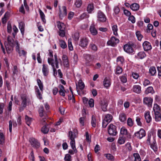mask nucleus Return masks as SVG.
Listing matches in <instances>:
<instances>
[{
  "label": "nucleus",
  "instance_id": "obj_1",
  "mask_svg": "<svg viewBox=\"0 0 161 161\" xmlns=\"http://www.w3.org/2000/svg\"><path fill=\"white\" fill-rule=\"evenodd\" d=\"M48 56L49 57L48 58L47 61L48 63L49 64H51L52 63H55L56 68L57 69H58L59 68L58 64L59 63V61L60 62H61V60L60 59H58V58L56 54H55L54 55V60L53 58V52L51 50H49V54Z\"/></svg>",
  "mask_w": 161,
  "mask_h": 161
},
{
  "label": "nucleus",
  "instance_id": "obj_2",
  "mask_svg": "<svg viewBox=\"0 0 161 161\" xmlns=\"http://www.w3.org/2000/svg\"><path fill=\"white\" fill-rule=\"evenodd\" d=\"M68 136L71 140L70 144L71 147L74 152L76 153L77 152V150L75 148V134L73 133L72 131H70L69 132Z\"/></svg>",
  "mask_w": 161,
  "mask_h": 161
},
{
  "label": "nucleus",
  "instance_id": "obj_3",
  "mask_svg": "<svg viewBox=\"0 0 161 161\" xmlns=\"http://www.w3.org/2000/svg\"><path fill=\"white\" fill-rule=\"evenodd\" d=\"M57 24L58 28L59 30V36L61 37H64L65 36V25L64 23L59 21L57 22Z\"/></svg>",
  "mask_w": 161,
  "mask_h": 161
},
{
  "label": "nucleus",
  "instance_id": "obj_4",
  "mask_svg": "<svg viewBox=\"0 0 161 161\" xmlns=\"http://www.w3.org/2000/svg\"><path fill=\"white\" fill-rule=\"evenodd\" d=\"M119 39L114 36L111 37L110 39L108 41L107 44L112 47L115 46L119 42Z\"/></svg>",
  "mask_w": 161,
  "mask_h": 161
},
{
  "label": "nucleus",
  "instance_id": "obj_5",
  "mask_svg": "<svg viewBox=\"0 0 161 161\" xmlns=\"http://www.w3.org/2000/svg\"><path fill=\"white\" fill-rule=\"evenodd\" d=\"M108 133L110 135H116L117 133L116 126L112 124H110L108 127Z\"/></svg>",
  "mask_w": 161,
  "mask_h": 161
},
{
  "label": "nucleus",
  "instance_id": "obj_6",
  "mask_svg": "<svg viewBox=\"0 0 161 161\" xmlns=\"http://www.w3.org/2000/svg\"><path fill=\"white\" fill-rule=\"evenodd\" d=\"M58 7L59 11V17L62 19L67 15L66 7L65 6H63L61 7L60 6H58Z\"/></svg>",
  "mask_w": 161,
  "mask_h": 161
},
{
  "label": "nucleus",
  "instance_id": "obj_7",
  "mask_svg": "<svg viewBox=\"0 0 161 161\" xmlns=\"http://www.w3.org/2000/svg\"><path fill=\"white\" fill-rule=\"evenodd\" d=\"M135 45L133 43L131 44H127L125 45L124 47V50L126 52L129 53H132L134 52V49L132 47H134Z\"/></svg>",
  "mask_w": 161,
  "mask_h": 161
},
{
  "label": "nucleus",
  "instance_id": "obj_8",
  "mask_svg": "<svg viewBox=\"0 0 161 161\" xmlns=\"http://www.w3.org/2000/svg\"><path fill=\"white\" fill-rule=\"evenodd\" d=\"M106 20V17L104 13L101 11H99L97 14V20L100 22H104Z\"/></svg>",
  "mask_w": 161,
  "mask_h": 161
},
{
  "label": "nucleus",
  "instance_id": "obj_9",
  "mask_svg": "<svg viewBox=\"0 0 161 161\" xmlns=\"http://www.w3.org/2000/svg\"><path fill=\"white\" fill-rule=\"evenodd\" d=\"M29 142L32 147L36 149L39 148L40 147V143L38 140L35 138L32 137L29 139Z\"/></svg>",
  "mask_w": 161,
  "mask_h": 161
},
{
  "label": "nucleus",
  "instance_id": "obj_10",
  "mask_svg": "<svg viewBox=\"0 0 161 161\" xmlns=\"http://www.w3.org/2000/svg\"><path fill=\"white\" fill-rule=\"evenodd\" d=\"M153 101V99L150 97H146L143 98V103L147 105L148 107H151Z\"/></svg>",
  "mask_w": 161,
  "mask_h": 161
},
{
  "label": "nucleus",
  "instance_id": "obj_11",
  "mask_svg": "<svg viewBox=\"0 0 161 161\" xmlns=\"http://www.w3.org/2000/svg\"><path fill=\"white\" fill-rule=\"evenodd\" d=\"M135 135L138 138L141 139L146 136L145 131L143 129H141L139 131L136 132Z\"/></svg>",
  "mask_w": 161,
  "mask_h": 161
},
{
  "label": "nucleus",
  "instance_id": "obj_12",
  "mask_svg": "<svg viewBox=\"0 0 161 161\" xmlns=\"http://www.w3.org/2000/svg\"><path fill=\"white\" fill-rule=\"evenodd\" d=\"M88 44V39L86 38H83L80 39L79 45L83 48L86 47Z\"/></svg>",
  "mask_w": 161,
  "mask_h": 161
},
{
  "label": "nucleus",
  "instance_id": "obj_13",
  "mask_svg": "<svg viewBox=\"0 0 161 161\" xmlns=\"http://www.w3.org/2000/svg\"><path fill=\"white\" fill-rule=\"evenodd\" d=\"M142 46L145 51H147L151 50L152 47L151 43L147 41H145L143 43Z\"/></svg>",
  "mask_w": 161,
  "mask_h": 161
},
{
  "label": "nucleus",
  "instance_id": "obj_14",
  "mask_svg": "<svg viewBox=\"0 0 161 161\" xmlns=\"http://www.w3.org/2000/svg\"><path fill=\"white\" fill-rule=\"evenodd\" d=\"M21 98L22 101L21 106L24 107H26L27 105V97L25 94H22L21 95Z\"/></svg>",
  "mask_w": 161,
  "mask_h": 161
},
{
  "label": "nucleus",
  "instance_id": "obj_15",
  "mask_svg": "<svg viewBox=\"0 0 161 161\" xmlns=\"http://www.w3.org/2000/svg\"><path fill=\"white\" fill-rule=\"evenodd\" d=\"M42 72L44 76H47L49 73V69L47 65L43 64L42 65Z\"/></svg>",
  "mask_w": 161,
  "mask_h": 161
},
{
  "label": "nucleus",
  "instance_id": "obj_16",
  "mask_svg": "<svg viewBox=\"0 0 161 161\" xmlns=\"http://www.w3.org/2000/svg\"><path fill=\"white\" fill-rule=\"evenodd\" d=\"M132 91L137 94H140L142 92L141 87L139 85H134L132 89Z\"/></svg>",
  "mask_w": 161,
  "mask_h": 161
},
{
  "label": "nucleus",
  "instance_id": "obj_17",
  "mask_svg": "<svg viewBox=\"0 0 161 161\" xmlns=\"http://www.w3.org/2000/svg\"><path fill=\"white\" fill-rule=\"evenodd\" d=\"M62 59L64 65L66 67H68L69 66V62L67 55H63L62 57Z\"/></svg>",
  "mask_w": 161,
  "mask_h": 161
},
{
  "label": "nucleus",
  "instance_id": "obj_18",
  "mask_svg": "<svg viewBox=\"0 0 161 161\" xmlns=\"http://www.w3.org/2000/svg\"><path fill=\"white\" fill-rule=\"evenodd\" d=\"M103 85L104 87L108 88L111 85L110 79L108 77H106L105 78L103 81Z\"/></svg>",
  "mask_w": 161,
  "mask_h": 161
},
{
  "label": "nucleus",
  "instance_id": "obj_19",
  "mask_svg": "<svg viewBox=\"0 0 161 161\" xmlns=\"http://www.w3.org/2000/svg\"><path fill=\"white\" fill-rule=\"evenodd\" d=\"M5 45L7 53L9 54L11 53L13 50V48L14 45L6 44V42H5Z\"/></svg>",
  "mask_w": 161,
  "mask_h": 161
},
{
  "label": "nucleus",
  "instance_id": "obj_20",
  "mask_svg": "<svg viewBox=\"0 0 161 161\" xmlns=\"http://www.w3.org/2000/svg\"><path fill=\"white\" fill-rule=\"evenodd\" d=\"M89 49L94 52H96L98 49L97 46L94 43L91 42V43L89 46Z\"/></svg>",
  "mask_w": 161,
  "mask_h": 161
},
{
  "label": "nucleus",
  "instance_id": "obj_21",
  "mask_svg": "<svg viewBox=\"0 0 161 161\" xmlns=\"http://www.w3.org/2000/svg\"><path fill=\"white\" fill-rule=\"evenodd\" d=\"M25 27V24L24 22L21 21L19 23V28L23 36L24 34Z\"/></svg>",
  "mask_w": 161,
  "mask_h": 161
},
{
  "label": "nucleus",
  "instance_id": "obj_22",
  "mask_svg": "<svg viewBox=\"0 0 161 161\" xmlns=\"http://www.w3.org/2000/svg\"><path fill=\"white\" fill-rule=\"evenodd\" d=\"M145 119L147 123H150L152 120V118L150 114V112H147L144 115Z\"/></svg>",
  "mask_w": 161,
  "mask_h": 161
},
{
  "label": "nucleus",
  "instance_id": "obj_23",
  "mask_svg": "<svg viewBox=\"0 0 161 161\" xmlns=\"http://www.w3.org/2000/svg\"><path fill=\"white\" fill-rule=\"evenodd\" d=\"M119 119L121 122H125L126 119V115L124 113H121L119 114Z\"/></svg>",
  "mask_w": 161,
  "mask_h": 161
},
{
  "label": "nucleus",
  "instance_id": "obj_24",
  "mask_svg": "<svg viewBox=\"0 0 161 161\" xmlns=\"http://www.w3.org/2000/svg\"><path fill=\"white\" fill-rule=\"evenodd\" d=\"M146 56V55L144 52L141 51L137 53V56L136 57V58L142 59L145 57Z\"/></svg>",
  "mask_w": 161,
  "mask_h": 161
},
{
  "label": "nucleus",
  "instance_id": "obj_25",
  "mask_svg": "<svg viewBox=\"0 0 161 161\" xmlns=\"http://www.w3.org/2000/svg\"><path fill=\"white\" fill-rule=\"evenodd\" d=\"M140 7L139 5L137 3H133L130 5V8L134 11L138 10Z\"/></svg>",
  "mask_w": 161,
  "mask_h": 161
},
{
  "label": "nucleus",
  "instance_id": "obj_26",
  "mask_svg": "<svg viewBox=\"0 0 161 161\" xmlns=\"http://www.w3.org/2000/svg\"><path fill=\"white\" fill-rule=\"evenodd\" d=\"M151 147L153 149V150L156 152L158 150V147L157 146L156 142L154 139H153V142L150 144Z\"/></svg>",
  "mask_w": 161,
  "mask_h": 161
},
{
  "label": "nucleus",
  "instance_id": "obj_27",
  "mask_svg": "<svg viewBox=\"0 0 161 161\" xmlns=\"http://www.w3.org/2000/svg\"><path fill=\"white\" fill-rule=\"evenodd\" d=\"M35 89L36 93L37 98L40 100L42 99V95L41 94L38 87L36 86H35Z\"/></svg>",
  "mask_w": 161,
  "mask_h": 161
},
{
  "label": "nucleus",
  "instance_id": "obj_28",
  "mask_svg": "<svg viewBox=\"0 0 161 161\" xmlns=\"http://www.w3.org/2000/svg\"><path fill=\"white\" fill-rule=\"evenodd\" d=\"M153 110L154 113H158V112H161V110L159 106L157 104H155L154 105L153 107Z\"/></svg>",
  "mask_w": 161,
  "mask_h": 161
},
{
  "label": "nucleus",
  "instance_id": "obj_29",
  "mask_svg": "<svg viewBox=\"0 0 161 161\" xmlns=\"http://www.w3.org/2000/svg\"><path fill=\"white\" fill-rule=\"evenodd\" d=\"M38 112L39 114V116L41 117H42L44 116V107L42 105L40 106Z\"/></svg>",
  "mask_w": 161,
  "mask_h": 161
},
{
  "label": "nucleus",
  "instance_id": "obj_30",
  "mask_svg": "<svg viewBox=\"0 0 161 161\" xmlns=\"http://www.w3.org/2000/svg\"><path fill=\"white\" fill-rule=\"evenodd\" d=\"M154 92V91L153 87L149 86L147 88L145 91V94H147L149 93L153 94Z\"/></svg>",
  "mask_w": 161,
  "mask_h": 161
},
{
  "label": "nucleus",
  "instance_id": "obj_31",
  "mask_svg": "<svg viewBox=\"0 0 161 161\" xmlns=\"http://www.w3.org/2000/svg\"><path fill=\"white\" fill-rule=\"evenodd\" d=\"M59 43L60 46L63 49H64L67 47V45L65 42H64V41L62 40H59Z\"/></svg>",
  "mask_w": 161,
  "mask_h": 161
},
{
  "label": "nucleus",
  "instance_id": "obj_32",
  "mask_svg": "<svg viewBox=\"0 0 161 161\" xmlns=\"http://www.w3.org/2000/svg\"><path fill=\"white\" fill-rule=\"evenodd\" d=\"M39 12L42 21L44 23H45L46 21L45 19V15L44 14L40 9H39Z\"/></svg>",
  "mask_w": 161,
  "mask_h": 161
},
{
  "label": "nucleus",
  "instance_id": "obj_33",
  "mask_svg": "<svg viewBox=\"0 0 161 161\" xmlns=\"http://www.w3.org/2000/svg\"><path fill=\"white\" fill-rule=\"evenodd\" d=\"M127 74H124L119 77L120 79L122 82L125 83L127 81Z\"/></svg>",
  "mask_w": 161,
  "mask_h": 161
},
{
  "label": "nucleus",
  "instance_id": "obj_34",
  "mask_svg": "<svg viewBox=\"0 0 161 161\" xmlns=\"http://www.w3.org/2000/svg\"><path fill=\"white\" fill-rule=\"evenodd\" d=\"M161 112H158V113H155V119L156 121H159L161 119Z\"/></svg>",
  "mask_w": 161,
  "mask_h": 161
},
{
  "label": "nucleus",
  "instance_id": "obj_35",
  "mask_svg": "<svg viewBox=\"0 0 161 161\" xmlns=\"http://www.w3.org/2000/svg\"><path fill=\"white\" fill-rule=\"evenodd\" d=\"M5 137L3 134L2 133H0V144H3L5 143Z\"/></svg>",
  "mask_w": 161,
  "mask_h": 161
},
{
  "label": "nucleus",
  "instance_id": "obj_36",
  "mask_svg": "<svg viewBox=\"0 0 161 161\" xmlns=\"http://www.w3.org/2000/svg\"><path fill=\"white\" fill-rule=\"evenodd\" d=\"M8 42L6 44L14 45V40L10 37V36H8L7 37Z\"/></svg>",
  "mask_w": 161,
  "mask_h": 161
},
{
  "label": "nucleus",
  "instance_id": "obj_37",
  "mask_svg": "<svg viewBox=\"0 0 161 161\" xmlns=\"http://www.w3.org/2000/svg\"><path fill=\"white\" fill-rule=\"evenodd\" d=\"M83 56L85 59L88 62H90L92 60V57L90 54H84L83 55Z\"/></svg>",
  "mask_w": 161,
  "mask_h": 161
},
{
  "label": "nucleus",
  "instance_id": "obj_38",
  "mask_svg": "<svg viewBox=\"0 0 161 161\" xmlns=\"http://www.w3.org/2000/svg\"><path fill=\"white\" fill-rule=\"evenodd\" d=\"M112 30L113 31L114 35L116 36H118V28L117 25H113L112 27Z\"/></svg>",
  "mask_w": 161,
  "mask_h": 161
},
{
  "label": "nucleus",
  "instance_id": "obj_39",
  "mask_svg": "<svg viewBox=\"0 0 161 161\" xmlns=\"http://www.w3.org/2000/svg\"><path fill=\"white\" fill-rule=\"evenodd\" d=\"M93 9L94 6L92 4H89L88 5L87 10L88 13H91Z\"/></svg>",
  "mask_w": 161,
  "mask_h": 161
},
{
  "label": "nucleus",
  "instance_id": "obj_40",
  "mask_svg": "<svg viewBox=\"0 0 161 161\" xmlns=\"http://www.w3.org/2000/svg\"><path fill=\"white\" fill-rule=\"evenodd\" d=\"M91 124L92 127H96V119L94 115H92V117Z\"/></svg>",
  "mask_w": 161,
  "mask_h": 161
},
{
  "label": "nucleus",
  "instance_id": "obj_41",
  "mask_svg": "<svg viewBox=\"0 0 161 161\" xmlns=\"http://www.w3.org/2000/svg\"><path fill=\"white\" fill-rule=\"evenodd\" d=\"M113 118V116L111 114H108L105 115L104 119L110 122Z\"/></svg>",
  "mask_w": 161,
  "mask_h": 161
},
{
  "label": "nucleus",
  "instance_id": "obj_42",
  "mask_svg": "<svg viewBox=\"0 0 161 161\" xmlns=\"http://www.w3.org/2000/svg\"><path fill=\"white\" fill-rule=\"evenodd\" d=\"M149 71L150 73L152 75H154L156 72V68L154 67H150Z\"/></svg>",
  "mask_w": 161,
  "mask_h": 161
},
{
  "label": "nucleus",
  "instance_id": "obj_43",
  "mask_svg": "<svg viewBox=\"0 0 161 161\" xmlns=\"http://www.w3.org/2000/svg\"><path fill=\"white\" fill-rule=\"evenodd\" d=\"M90 30L91 33L93 35L97 34V32L95 28L93 26H91Z\"/></svg>",
  "mask_w": 161,
  "mask_h": 161
},
{
  "label": "nucleus",
  "instance_id": "obj_44",
  "mask_svg": "<svg viewBox=\"0 0 161 161\" xmlns=\"http://www.w3.org/2000/svg\"><path fill=\"white\" fill-rule=\"evenodd\" d=\"M37 81L38 85L39 87L40 90L42 91L43 90V85L40 79H38L37 80Z\"/></svg>",
  "mask_w": 161,
  "mask_h": 161
},
{
  "label": "nucleus",
  "instance_id": "obj_45",
  "mask_svg": "<svg viewBox=\"0 0 161 161\" xmlns=\"http://www.w3.org/2000/svg\"><path fill=\"white\" fill-rule=\"evenodd\" d=\"M133 156L135 158L134 161H141V158L138 153H134L133 154Z\"/></svg>",
  "mask_w": 161,
  "mask_h": 161
},
{
  "label": "nucleus",
  "instance_id": "obj_46",
  "mask_svg": "<svg viewBox=\"0 0 161 161\" xmlns=\"http://www.w3.org/2000/svg\"><path fill=\"white\" fill-rule=\"evenodd\" d=\"M42 132L44 134H47L49 131L47 127V125H45L41 128Z\"/></svg>",
  "mask_w": 161,
  "mask_h": 161
},
{
  "label": "nucleus",
  "instance_id": "obj_47",
  "mask_svg": "<svg viewBox=\"0 0 161 161\" xmlns=\"http://www.w3.org/2000/svg\"><path fill=\"white\" fill-rule=\"evenodd\" d=\"M108 104L106 102H104L102 104V110L104 111H106L107 109V107Z\"/></svg>",
  "mask_w": 161,
  "mask_h": 161
},
{
  "label": "nucleus",
  "instance_id": "obj_48",
  "mask_svg": "<svg viewBox=\"0 0 161 161\" xmlns=\"http://www.w3.org/2000/svg\"><path fill=\"white\" fill-rule=\"evenodd\" d=\"M127 124L130 127H132L133 125L134 122L131 118H129L127 120Z\"/></svg>",
  "mask_w": 161,
  "mask_h": 161
},
{
  "label": "nucleus",
  "instance_id": "obj_49",
  "mask_svg": "<svg viewBox=\"0 0 161 161\" xmlns=\"http://www.w3.org/2000/svg\"><path fill=\"white\" fill-rule=\"evenodd\" d=\"M125 142V138L123 137V136H120L119 137L118 140V142L120 144H124Z\"/></svg>",
  "mask_w": 161,
  "mask_h": 161
},
{
  "label": "nucleus",
  "instance_id": "obj_50",
  "mask_svg": "<svg viewBox=\"0 0 161 161\" xmlns=\"http://www.w3.org/2000/svg\"><path fill=\"white\" fill-rule=\"evenodd\" d=\"M79 87L80 90H83L85 87V85L83 82H82L81 80H79L78 82Z\"/></svg>",
  "mask_w": 161,
  "mask_h": 161
},
{
  "label": "nucleus",
  "instance_id": "obj_51",
  "mask_svg": "<svg viewBox=\"0 0 161 161\" xmlns=\"http://www.w3.org/2000/svg\"><path fill=\"white\" fill-rule=\"evenodd\" d=\"M117 62H120V64H122L124 62L125 59L123 57L119 56L117 58Z\"/></svg>",
  "mask_w": 161,
  "mask_h": 161
},
{
  "label": "nucleus",
  "instance_id": "obj_52",
  "mask_svg": "<svg viewBox=\"0 0 161 161\" xmlns=\"http://www.w3.org/2000/svg\"><path fill=\"white\" fill-rule=\"evenodd\" d=\"M136 34L138 40L139 41H141L143 36L141 34V32L139 31H137L136 32Z\"/></svg>",
  "mask_w": 161,
  "mask_h": 161
},
{
  "label": "nucleus",
  "instance_id": "obj_53",
  "mask_svg": "<svg viewBox=\"0 0 161 161\" xmlns=\"http://www.w3.org/2000/svg\"><path fill=\"white\" fill-rule=\"evenodd\" d=\"M122 69L121 67L117 66L116 68L115 74L117 75H119L122 73Z\"/></svg>",
  "mask_w": 161,
  "mask_h": 161
},
{
  "label": "nucleus",
  "instance_id": "obj_54",
  "mask_svg": "<svg viewBox=\"0 0 161 161\" xmlns=\"http://www.w3.org/2000/svg\"><path fill=\"white\" fill-rule=\"evenodd\" d=\"M25 119L27 124L28 125H29L31 121V118L28 117L27 115H26L25 116Z\"/></svg>",
  "mask_w": 161,
  "mask_h": 161
},
{
  "label": "nucleus",
  "instance_id": "obj_55",
  "mask_svg": "<svg viewBox=\"0 0 161 161\" xmlns=\"http://www.w3.org/2000/svg\"><path fill=\"white\" fill-rule=\"evenodd\" d=\"M71 156L69 154L65 155L64 160L65 161H71Z\"/></svg>",
  "mask_w": 161,
  "mask_h": 161
},
{
  "label": "nucleus",
  "instance_id": "obj_56",
  "mask_svg": "<svg viewBox=\"0 0 161 161\" xmlns=\"http://www.w3.org/2000/svg\"><path fill=\"white\" fill-rule=\"evenodd\" d=\"M82 4V2L81 0H77L75 2V4L78 8L80 7Z\"/></svg>",
  "mask_w": 161,
  "mask_h": 161
},
{
  "label": "nucleus",
  "instance_id": "obj_57",
  "mask_svg": "<svg viewBox=\"0 0 161 161\" xmlns=\"http://www.w3.org/2000/svg\"><path fill=\"white\" fill-rule=\"evenodd\" d=\"M131 76L133 78L135 79H137L139 77V74L135 72H132Z\"/></svg>",
  "mask_w": 161,
  "mask_h": 161
},
{
  "label": "nucleus",
  "instance_id": "obj_58",
  "mask_svg": "<svg viewBox=\"0 0 161 161\" xmlns=\"http://www.w3.org/2000/svg\"><path fill=\"white\" fill-rule=\"evenodd\" d=\"M79 33H75L73 36V38L75 41H77L78 40L79 38Z\"/></svg>",
  "mask_w": 161,
  "mask_h": 161
},
{
  "label": "nucleus",
  "instance_id": "obj_59",
  "mask_svg": "<svg viewBox=\"0 0 161 161\" xmlns=\"http://www.w3.org/2000/svg\"><path fill=\"white\" fill-rule=\"evenodd\" d=\"M127 130L124 127L120 129V133L122 135H126L127 134Z\"/></svg>",
  "mask_w": 161,
  "mask_h": 161
},
{
  "label": "nucleus",
  "instance_id": "obj_60",
  "mask_svg": "<svg viewBox=\"0 0 161 161\" xmlns=\"http://www.w3.org/2000/svg\"><path fill=\"white\" fill-rule=\"evenodd\" d=\"M150 84V81L146 79H145L143 82V85L145 86L148 85H149Z\"/></svg>",
  "mask_w": 161,
  "mask_h": 161
},
{
  "label": "nucleus",
  "instance_id": "obj_61",
  "mask_svg": "<svg viewBox=\"0 0 161 161\" xmlns=\"http://www.w3.org/2000/svg\"><path fill=\"white\" fill-rule=\"evenodd\" d=\"M105 155L107 158L108 160H113L114 159V156L110 154H105Z\"/></svg>",
  "mask_w": 161,
  "mask_h": 161
},
{
  "label": "nucleus",
  "instance_id": "obj_62",
  "mask_svg": "<svg viewBox=\"0 0 161 161\" xmlns=\"http://www.w3.org/2000/svg\"><path fill=\"white\" fill-rule=\"evenodd\" d=\"M110 122H108L107 120L104 119L103 121L102 126L103 127L105 128L106 127L108 124L110 123Z\"/></svg>",
  "mask_w": 161,
  "mask_h": 161
},
{
  "label": "nucleus",
  "instance_id": "obj_63",
  "mask_svg": "<svg viewBox=\"0 0 161 161\" xmlns=\"http://www.w3.org/2000/svg\"><path fill=\"white\" fill-rule=\"evenodd\" d=\"M129 21H130L132 23H134L135 22V18L133 15H130L128 18Z\"/></svg>",
  "mask_w": 161,
  "mask_h": 161
},
{
  "label": "nucleus",
  "instance_id": "obj_64",
  "mask_svg": "<svg viewBox=\"0 0 161 161\" xmlns=\"http://www.w3.org/2000/svg\"><path fill=\"white\" fill-rule=\"evenodd\" d=\"M12 31V26L10 23L8 22L7 24V31L8 33H10Z\"/></svg>",
  "mask_w": 161,
  "mask_h": 161
}]
</instances>
